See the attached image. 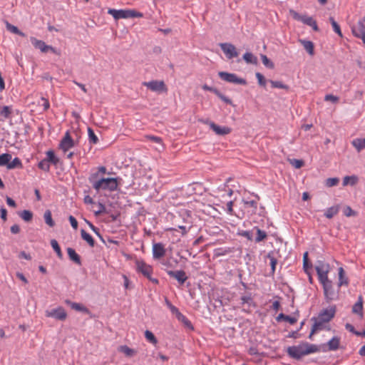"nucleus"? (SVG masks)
Wrapping results in <instances>:
<instances>
[{"label":"nucleus","mask_w":365,"mask_h":365,"mask_svg":"<svg viewBox=\"0 0 365 365\" xmlns=\"http://www.w3.org/2000/svg\"><path fill=\"white\" fill-rule=\"evenodd\" d=\"M98 173H93L91 174L88 178L90 183L92 184L93 187L98 192L101 190H106L109 191H115L118 188V180L115 178H101L98 180Z\"/></svg>","instance_id":"nucleus-1"},{"label":"nucleus","mask_w":365,"mask_h":365,"mask_svg":"<svg viewBox=\"0 0 365 365\" xmlns=\"http://www.w3.org/2000/svg\"><path fill=\"white\" fill-rule=\"evenodd\" d=\"M319 351V347L308 342H302L297 346H289L287 354L292 358L300 359L304 356Z\"/></svg>","instance_id":"nucleus-2"},{"label":"nucleus","mask_w":365,"mask_h":365,"mask_svg":"<svg viewBox=\"0 0 365 365\" xmlns=\"http://www.w3.org/2000/svg\"><path fill=\"white\" fill-rule=\"evenodd\" d=\"M135 265L136 272L138 273L142 274L145 277L155 284L159 283L158 279L152 277L153 269L151 265L147 264L144 260L139 259H135Z\"/></svg>","instance_id":"nucleus-3"},{"label":"nucleus","mask_w":365,"mask_h":365,"mask_svg":"<svg viewBox=\"0 0 365 365\" xmlns=\"http://www.w3.org/2000/svg\"><path fill=\"white\" fill-rule=\"evenodd\" d=\"M108 14H110L115 20L128 18H142L143 13L137 11L134 9H109Z\"/></svg>","instance_id":"nucleus-4"},{"label":"nucleus","mask_w":365,"mask_h":365,"mask_svg":"<svg viewBox=\"0 0 365 365\" xmlns=\"http://www.w3.org/2000/svg\"><path fill=\"white\" fill-rule=\"evenodd\" d=\"M315 269L320 282L329 280L328 274L331 269L329 263L322 260H319L316 263Z\"/></svg>","instance_id":"nucleus-5"},{"label":"nucleus","mask_w":365,"mask_h":365,"mask_svg":"<svg viewBox=\"0 0 365 365\" xmlns=\"http://www.w3.org/2000/svg\"><path fill=\"white\" fill-rule=\"evenodd\" d=\"M289 14L294 19L302 21L304 24L311 26L316 31H319L317 22L315 20L313 19L312 17L307 16H302L293 9L289 10Z\"/></svg>","instance_id":"nucleus-6"},{"label":"nucleus","mask_w":365,"mask_h":365,"mask_svg":"<svg viewBox=\"0 0 365 365\" xmlns=\"http://www.w3.org/2000/svg\"><path fill=\"white\" fill-rule=\"evenodd\" d=\"M30 41L34 47L36 49H39L42 53L52 52L55 54H59L55 48L46 44V43L41 40L37 39L35 37H31Z\"/></svg>","instance_id":"nucleus-7"},{"label":"nucleus","mask_w":365,"mask_h":365,"mask_svg":"<svg viewBox=\"0 0 365 365\" xmlns=\"http://www.w3.org/2000/svg\"><path fill=\"white\" fill-rule=\"evenodd\" d=\"M218 76L222 80H223L226 82L232 83L235 84H240V85H246L247 84V81L245 79L238 77L235 73H227L225 71H220L218 73Z\"/></svg>","instance_id":"nucleus-8"},{"label":"nucleus","mask_w":365,"mask_h":365,"mask_svg":"<svg viewBox=\"0 0 365 365\" xmlns=\"http://www.w3.org/2000/svg\"><path fill=\"white\" fill-rule=\"evenodd\" d=\"M76 142L72 138L69 131H66L61 139L59 148L63 153H66L76 145Z\"/></svg>","instance_id":"nucleus-9"},{"label":"nucleus","mask_w":365,"mask_h":365,"mask_svg":"<svg viewBox=\"0 0 365 365\" xmlns=\"http://www.w3.org/2000/svg\"><path fill=\"white\" fill-rule=\"evenodd\" d=\"M312 320L314 322V324L312 327L311 332L309 336V338L312 339V336L317 331L322 330H330V326L326 322H324L319 319L318 317H313Z\"/></svg>","instance_id":"nucleus-10"},{"label":"nucleus","mask_w":365,"mask_h":365,"mask_svg":"<svg viewBox=\"0 0 365 365\" xmlns=\"http://www.w3.org/2000/svg\"><path fill=\"white\" fill-rule=\"evenodd\" d=\"M336 307L334 305L322 309L318 314L319 319L329 324V322L334 317L336 314Z\"/></svg>","instance_id":"nucleus-11"},{"label":"nucleus","mask_w":365,"mask_h":365,"mask_svg":"<svg viewBox=\"0 0 365 365\" xmlns=\"http://www.w3.org/2000/svg\"><path fill=\"white\" fill-rule=\"evenodd\" d=\"M143 85L154 92H167L168 88L163 81L143 82Z\"/></svg>","instance_id":"nucleus-12"},{"label":"nucleus","mask_w":365,"mask_h":365,"mask_svg":"<svg viewBox=\"0 0 365 365\" xmlns=\"http://www.w3.org/2000/svg\"><path fill=\"white\" fill-rule=\"evenodd\" d=\"M45 315L47 317H53L61 321H64L67 317V313L62 307H58L51 310H47L45 312Z\"/></svg>","instance_id":"nucleus-13"},{"label":"nucleus","mask_w":365,"mask_h":365,"mask_svg":"<svg viewBox=\"0 0 365 365\" xmlns=\"http://www.w3.org/2000/svg\"><path fill=\"white\" fill-rule=\"evenodd\" d=\"M220 46L228 59L237 57L239 55L235 46L232 43H220Z\"/></svg>","instance_id":"nucleus-14"},{"label":"nucleus","mask_w":365,"mask_h":365,"mask_svg":"<svg viewBox=\"0 0 365 365\" xmlns=\"http://www.w3.org/2000/svg\"><path fill=\"white\" fill-rule=\"evenodd\" d=\"M322 284L324 296L327 300H333L336 297V293L334 290L332 282L331 280H327L320 282Z\"/></svg>","instance_id":"nucleus-15"},{"label":"nucleus","mask_w":365,"mask_h":365,"mask_svg":"<svg viewBox=\"0 0 365 365\" xmlns=\"http://www.w3.org/2000/svg\"><path fill=\"white\" fill-rule=\"evenodd\" d=\"M210 128L218 135H225L230 134L232 129L227 126H220L215 124L214 122H208Z\"/></svg>","instance_id":"nucleus-16"},{"label":"nucleus","mask_w":365,"mask_h":365,"mask_svg":"<svg viewBox=\"0 0 365 365\" xmlns=\"http://www.w3.org/2000/svg\"><path fill=\"white\" fill-rule=\"evenodd\" d=\"M365 21L364 18L359 20L356 25L351 26V31L354 36L359 38L365 35Z\"/></svg>","instance_id":"nucleus-17"},{"label":"nucleus","mask_w":365,"mask_h":365,"mask_svg":"<svg viewBox=\"0 0 365 365\" xmlns=\"http://www.w3.org/2000/svg\"><path fill=\"white\" fill-rule=\"evenodd\" d=\"M363 303V297L360 295L358 297L357 302L353 305L351 309L352 313L358 315L360 319H362L364 317Z\"/></svg>","instance_id":"nucleus-18"},{"label":"nucleus","mask_w":365,"mask_h":365,"mask_svg":"<svg viewBox=\"0 0 365 365\" xmlns=\"http://www.w3.org/2000/svg\"><path fill=\"white\" fill-rule=\"evenodd\" d=\"M165 255V249L162 243H155L153 245V257L154 259H160Z\"/></svg>","instance_id":"nucleus-19"},{"label":"nucleus","mask_w":365,"mask_h":365,"mask_svg":"<svg viewBox=\"0 0 365 365\" xmlns=\"http://www.w3.org/2000/svg\"><path fill=\"white\" fill-rule=\"evenodd\" d=\"M167 273L170 277L177 279L181 284H182L187 279L185 272L182 270L175 272L169 270L167 272Z\"/></svg>","instance_id":"nucleus-20"},{"label":"nucleus","mask_w":365,"mask_h":365,"mask_svg":"<svg viewBox=\"0 0 365 365\" xmlns=\"http://www.w3.org/2000/svg\"><path fill=\"white\" fill-rule=\"evenodd\" d=\"M340 344V339L338 336H334L327 344V351H336L339 349ZM327 351V349H324Z\"/></svg>","instance_id":"nucleus-21"},{"label":"nucleus","mask_w":365,"mask_h":365,"mask_svg":"<svg viewBox=\"0 0 365 365\" xmlns=\"http://www.w3.org/2000/svg\"><path fill=\"white\" fill-rule=\"evenodd\" d=\"M67 253L71 261L74 262L76 264L78 265L81 264L80 256L76 252V251L73 248L68 247Z\"/></svg>","instance_id":"nucleus-22"},{"label":"nucleus","mask_w":365,"mask_h":365,"mask_svg":"<svg viewBox=\"0 0 365 365\" xmlns=\"http://www.w3.org/2000/svg\"><path fill=\"white\" fill-rule=\"evenodd\" d=\"M300 43L304 46V48L310 54L311 56L314 55V43L310 41H307L304 39L299 40Z\"/></svg>","instance_id":"nucleus-23"},{"label":"nucleus","mask_w":365,"mask_h":365,"mask_svg":"<svg viewBox=\"0 0 365 365\" xmlns=\"http://www.w3.org/2000/svg\"><path fill=\"white\" fill-rule=\"evenodd\" d=\"M66 303L68 304H69L71 306V307L76 311L82 312H84L86 314L89 313L88 309L86 308V307H84L81 304L76 303V302H71L70 301H66Z\"/></svg>","instance_id":"nucleus-24"},{"label":"nucleus","mask_w":365,"mask_h":365,"mask_svg":"<svg viewBox=\"0 0 365 365\" xmlns=\"http://www.w3.org/2000/svg\"><path fill=\"white\" fill-rule=\"evenodd\" d=\"M12 108L11 106H4L0 107V118L8 119L11 117Z\"/></svg>","instance_id":"nucleus-25"},{"label":"nucleus","mask_w":365,"mask_h":365,"mask_svg":"<svg viewBox=\"0 0 365 365\" xmlns=\"http://www.w3.org/2000/svg\"><path fill=\"white\" fill-rule=\"evenodd\" d=\"M351 144L358 152H360L361 150L365 148V138H356L352 140Z\"/></svg>","instance_id":"nucleus-26"},{"label":"nucleus","mask_w":365,"mask_h":365,"mask_svg":"<svg viewBox=\"0 0 365 365\" xmlns=\"http://www.w3.org/2000/svg\"><path fill=\"white\" fill-rule=\"evenodd\" d=\"M241 304L244 310H248L254 304L253 300L250 296H243L241 297Z\"/></svg>","instance_id":"nucleus-27"},{"label":"nucleus","mask_w":365,"mask_h":365,"mask_svg":"<svg viewBox=\"0 0 365 365\" xmlns=\"http://www.w3.org/2000/svg\"><path fill=\"white\" fill-rule=\"evenodd\" d=\"M276 319H277V322H280L282 320H284L285 322H289L290 324H294L297 322V319L296 317L287 316V315H285V314H284L282 313L279 314L277 317Z\"/></svg>","instance_id":"nucleus-28"},{"label":"nucleus","mask_w":365,"mask_h":365,"mask_svg":"<svg viewBox=\"0 0 365 365\" xmlns=\"http://www.w3.org/2000/svg\"><path fill=\"white\" fill-rule=\"evenodd\" d=\"M349 281L345 276L344 270L342 267L339 268V283L338 286L340 287L343 285H348Z\"/></svg>","instance_id":"nucleus-29"},{"label":"nucleus","mask_w":365,"mask_h":365,"mask_svg":"<svg viewBox=\"0 0 365 365\" xmlns=\"http://www.w3.org/2000/svg\"><path fill=\"white\" fill-rule=\"evenodd\" d=\"M339 211V205L332 206L326 210L324 215L327 218L331 219L336 215Z\"/></svg>","instance_id":"nucleus-30"},{"label":"nucleus","mask_w":365,"mask_h":365,"mask_svg":"<svg viewBox=\"0 0 365 365\" xmlns=\"http://www.w3.org/2000/svg\"><path fill=\"white\" fill-rule=\"evenodd\" d=\"M243 59L247 63L257 65L258 63L257 58L250 52H247L243 55Z\"/></svg>","instance_id":"nucleus-31"},{"label":"nucleus","mask_w":365,"mask_h":365,"mask_svg":"<svg viewBox=\"0 0 365 365\" xmlns=\"http://www.w3.org/2000/svg\"><path fill=\"white\" fill-rule=\"evenodd\" d=\"M81 237H82V239L83 240L86 241L87 243L91 247H94V245H95V240H94L93 237L89 233L86 232L84 230H81Z\"/></svg>","instance_id":"nucleus-32"},{"label":"nucleus","mask_w":365,"mask_h":365,"mask_svg":"<svg viewBox=\"0 0 365 365\" xmlns=\"http://www.w3.org/2000/svg\"><path fill=\"white\" fill-rule=\"evenodd\" d=\"M358 177L356 175L345 176L343 179V185H355L358 182Z\"/></svg>","instance_id":"nucleus-33"},{"label":"nucleus","mask_w":365,"mask_h":365,"mask_svg":"<svg viewBox=\"0 0 365 365\" xmlns=\"http://www.w3.org/2000/svg\"><path fill=\"white\" fill-rule=\"evenodd\" d=\"M22 168L23 165L21 160L19 158H15L13 160H11L7 165V168L9 170Z\"/></svg>","instance_id":"nucleus-34"},{"label":"nucleus","mask_w":365,"mask_h":365,"mask_svg":"<svg viewBox=\"0 0 365 365\" xmlns=\"http://www.w3.org/2000/svg\"><path fill=\"white\" fill-rule=\"evenodd\" d=\"M118 351L124 354L126 356H132L135 354V351L126 345L120 346L118 349Z\"/></svg>","instance_id":"nucleus-35"},{"label":"nucleus","mask_w":365,"mask_h":365,"mask_svg":"<svg viewBox=\"0 0 365 365\" xmlns=\"http://www.w3.org/2000/svg\"><path fill=\"white\" fill-rule=\"evenodd\" d=\"M6 27L8 31L10 32L19 35L21 36H25V34L21 31L16 26H14L9 23L8 21H6Z\"/></svg>","instance_id":"nucleus-36"},{"label":"nucleus","mask_w":365,"mask_h":365,"mask_svg":"<svg viewBox=\"0 0 365 365\" xmlns=\"http://www.w3.org/2000/svg\"><path fill=\"white\" fill-rule=\"evenodd\" d=\"M43 218H44L45 222L49 227H52L55 225V222L52 219L51 212L49 210H47L45 211L44 215H43Z\"/></svg>","instance_id":"nucleus-37"},{"label":"nucleus","mask_w":365,"mask_h":365,"mask_svg":"<svg viewBox=\"0 0 365 365\" xmlns=\"http://www.w3.org/2000/svg\"><path fill=\"white\" fill-rule=\"evenodd\" d=\"M12 156L9 153H3L0 155V166H7Z\"/></svg>","instance_id":"nucleus-38"},{"label":"nucleus","mask_w":365,"mask_h":365,"mask_svg":"<svg viewBox=\"0 0 365 365\" xmlns=\"http://www.w3.org/2000/svg\"><path fill=\"white\" fill-rule=\"evenodd\" d=\"M51 245L53 250L56 252L57 256L61 259L63 257V254L61 250V247L58 243V242L56 240H51Z\"/></svg>","instance_id":"nucleus-39"},{"label":"nucleus","mask_w":365,"mask_h":365,"mask_svg":"<svg viewBox=\"0 0 365 365\" xmlns=\"http://www.w3.org/2000/svg\"><path fill=\"white\" fill-rule=\"evenodd\" d=\"M19 215L21 217L22 220L26 222H29L33 218V213L29 210H23L19 213Z\"/></svg>","instance_id":"nucleus-40"},{"label":"nucleus","mask_w":365,"mask_h":365,"mask_svg":"<svg viewBox=\"0 0 365 365\" xmlns=\"http://www.w3.org/2000/svg\"><path fill=\"white\" fill-rule=\"evenodd\" d=\"M267 257V258L269 259V261H270L269 264L271 266L272 273L274 274L275 272L276 265L277 264V260L276 257L274 256L272 252L268 253Z\"/></svg>","instance_id":"nucleus-41"},{"label":"nucleus","mask_w":365,"mask_h":365,"mask_svg":"<svg viewBox=\"0 0 365 365\" xmlns=\"http://www.w3.org/2000/svg\"><path fill=\"white\" fill-rule=\"evenodd\" d=\"M46 156H47V159H46V160H48V163H51L54 165L58 163V160L55 156V154L53 150L47 151Z\"/></svg>","instance_id":"nucleus-42"},{"label":"nucleus","mask_w":365,"mask_h":365,"mask_svg":"<svg viewBox=\"0 0 365 365\" xmlns=\"http://www.w3.org/2000/svg\"><path fill=\"white\" fill-rule=\"evenodd\" d=\"M145 339L153 344H156L158 343V340L156 339L154 334L149 330H146L145 331Z\"/></svg>","instance_id":"nucleus-43"},{"label":"nucleus","mask_w":365,"mask_h":365,"mask_svg":"<svg viewBox=\"0 0 365 365\" xmlns=\"http://www.w3.org/2000/svg\"><path fill=\"white\" fill-rule=\"evenodd\" d=\"M329 21L331 24L334 31L340 36L342 37V33L341 31V29L339 25L335 21L333 17L329 18Z\"/></svg>","instance_id":"nucleus-44"},{"label":"nucleus","mask_w":365,"mask_h":365,"mask_svg":"<svg viewBox=\"0 0 365 365\" xmlns=\"http://www.w3.org/2000/svg\"><path fill=\"white\" fill-rule=\"evenodd\" d=\"M145 138L148 140H150L153 143L161 145L162 148H164V146L163 144V140L160 137L148 135H145Z\"/></svg>","instance_id":"nucleus-45"},{"label":"nucleus","mask_w":365,"mask_h":365,"mask_svg":"<svg viewBox=\"0 0 365 365\" xmlns=\"http://www.w3.org/2000/svg\"><path fill=\"white\" fill-rule=\"evenodd\" d=\"M88 133L90 142L93 144H96L98 142V138L91 128H88Z\"/></svg>","instance_id":"nucleus-46"},{"label":"nucleus","mask_w":365,"mask_h":365,"mask_svg":"<svg viewBox=\"0 0 365 365\" xmlns=\"http://www.w3.org/2000/svg\"><path fill=\"white\" fill-rule=\"evenodd\" d=\"M256 230H257V237L255 239V241L257 242H259L262 240H264V239H266L267 237V234L264 231H262L260 229H259L258 227H256Z\"/></svg>","instance_id":"nucleus-47"},{"label":"nucleus","mask_w":365,"mask_h":365,"mask_svg":"<svg viewBox=\"0 0 365 365\" xmlns=\"http://www.w3.org/2000/svg\"><path fill=\"white\" fill-rule=\"evenodd\" d=\"M260 56H261V59H262L263 64L266 67H267L269 68H274V63L267 58V56L266 55L262 54Z\"/></svg>","instance_id":"nucleus-48"},{"label":"nucleus","mask_w":365,"mask_h":365,"mask_svg":"<svg viewBox=\"0 0 365 365\" xmlns=\"http://www.w3.org/2000/svg\"><path fill=\"white\" fill-rule=\"evenodd\" d=\"M38 168H40L42 170H44L46 172L49 171L50 169V165L48 160L43 159L41 161L38 163Z\"/></svg>","instance_id":"nucleus-49"},{"label":"nucleus","mask_w":365,"mask_h":365,"mask_svg":"<svg viewBox=\"0 0 365 365\" xmlns=\"http://www.w3.org/2000/svg\"><path fill=\"white\" fill-rule=\"evenodd\" d=\"M179 321H181L186 327H192L190 321L182 313L177 317Z\"/></svg>","instance_id":"nucleus-50"},{"label":"nucleus","mask_w":365,"mask_h":365,"mask_svg":"<svg viewBox=\"0 0 365 365\" xmlns=\"http://www.w3.org/2000/svg\"><path fill=\"white\" fill-rule=\"evenodd\" d=\"M339 182V178H330L327 179L326 180V185L327 187H333L336 185Z\"/></svg>","instance_id":"nucleus-51"},{"label":"nucleus","mask_w":365,"mask_h":365,"mask_svg":"<svg viewBox=\"0 0 365 365\" xmlns=\"http://www.w3.org/2000/svg\"><path fill=\"white\" fill-rule=\"evenodd\" d=\"M272 88L287 89L288 86L282 83L281 81H270Z\"/></svg>","instance_id":"nucleus-52"},{"label":"nucleus","mask_w":365,"mask_h":365,"mask_svg":"<svg viewBox=\"0 0 365 365\" xmlns=\"http://www.w3.org/2000/svg\"><path fill=\"white\" fill-rule=\"evenodd\" d=\"M290 163L292 165H293L295 168H301L304 165V161L302 160H297V159H292L290 160Z\"/></svg>","instance_id":"nucleus-53"},{"label":"nucleus","mask_w":365,"mask_h":365,"mask_svg":"<svg viewBox=\"0 0 365 365\" xmlns=\"http://www.w3.org/2000/svg\"><path fill=\"white\" fill-rule=\"evenodd\" d=\"M167 304L170 310V312L175 314L176 317H178L179 316V314H181V312L179 311V309L174 305H173L171 303H170L169 302H167Z\"/></svg>","instance_id":"nucleus-54"},{"label":"nucleus","mask_w":365,"mask_h":365,"mask_svg":"<svg viewBox=\"0 0 365 365\" xmlns=\"http://www.w3.org/2000/svg\"><path fill=\"white\" fill-rule=\"evenodd\" d=\"M215 94L226 103L232 104V101L225 96H224L223 94H222L219 91H215Z\"/></svg>","instance_id":"nucleus-55"},{"label":"nucleus","mask_w":365,"mask_h":365,"mask_svg":"<svg viewBox=\"0 0 365 365\" xmlns=\"http://www.w3.org/2000/svg\"><path fill=\"white\" fill-rule=\"evenodd\" d=\"M256 78H257L258 83L260 86H265L267 81L262 74H261L260 73H257Z\"/></svg>","instance_id":"nucleus-56"},{"label":"nucleus","mask_w":365,"mask_h":365,"mask_svg":"<svg viewBox=\"0 0 365 365\" xmlns=\"http://www.w3.org/2000/svg\"><path fill=\"white\" fill-rule=\"evenodd\" d=\"M324 100L326 101H331L333 103H337L339 101V98L336 96H334L332 94H327L324 97Z\"/></svg>","instance_id":"nucleus-57"},{"label":"nucleus","mask_w":365,"mask_h":365,"mask_svg":"<svg viewBox=\"0 0 365 365\" xmlns=\"http://www.w3.org/2000/svg\"><path fill=\"white\" fill-rule=\"evenodd\" d=\"M227 187V185L225 183L222 186V188L220 189V187L218 188L219 190H222V191H225L226 192V195L229 197H231L232 195H233V191L232 189H230L228 188L227 190L226 189Z\"/></svg>","instance_id":"nucleus-58"},{"label":"nucleus","mask_w":365,"mask_h":365,"mask_svg":"<svg viewBox=\"0 0 365 365\" xmlns=\"http://www.w3.org/2000/svg\"><path fill=\"white\" fill-rule=\"evenodd\" d=\"M345 327H346V330L349 331L350 332L354 333L356 336H361V333L360 331H356L354 329V327L350 324H346L345 325Z\"/></svg>","instance_id":"nucleus-59"},{"label":"nucleus","mask_w":365,"mask_h":365,"mask_svg":"<svg viewBox=\"0 0 365 365\" xmlns=\"http://www.w3.org/2000/svg\"><path fill=\"white\" fill-rule=\"evenodd\" d=\"M233 201L232 200H230L227 202V213H229L230 215H233L234 213V210H233Z\"/></svg>","instance_id":"nucleus-60"},{"label":"nucleus","mask_w":365,"mask_h":365,"mask_svg":"<svg viewBox=\"0 0 365 365\" xmlns=\"http://www.w3.org/2000/svg\"><path fill=\"white\" fill-rule=\"evenodd\" d=\"M244 203L246 207H252L254 210H255L257 209V203L255 200L245 201Z\"/></svg>","instance_id":"nucleus-61"},{"label":"nucleus","mask_w":365,"mask_h":365,"mask_svg":"<svg viewBox=\"0 0 365 365\" xmlns=\"http://www.w3.org/2000/svg\"><path fill=\"white\" fill-rule=\"evenodd\" d=\"M68 220L70 221V223H71L72 227L74 230H77V228H78V222H77L76 219L73 216L70 215L69 217H68Z\"/></svg>","instance_id":"nucleus-62"},{"label":"nucleus","mask_w":365,"mask_h":365,"mask_svg":"<svg viewBox=\"0 0 365 365\" xmlns=\"http://www.w3.org/2000/svg\"><path fill=\"white\" fill-rule=\"evenodd\" d=\"M344 215L346 217H350L355 215L356 212L350 207H347L344 210Z\"/></svg>","instance_id":"nucleus-63"},{"label":"nucleus","mask_w":365,"mask_h":365,"mask_svg":"<svg viewBox=\"0 0 365 365\" xmlns=\"http://www.w3.org/2000/svg\"><path fill=\"white\" fill-rule=\"evenodd\" d=\"M239 235L242 237H246L247 239H248L250 240H252V235L250 231H246V230L242 231L241 232L239 233Z\"/></svg>","instance_id":"nucleus-64"}]
</instances>
